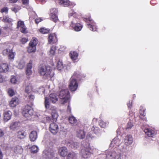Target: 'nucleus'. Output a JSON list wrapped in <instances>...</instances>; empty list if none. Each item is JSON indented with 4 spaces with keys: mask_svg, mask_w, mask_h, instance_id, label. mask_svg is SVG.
<instances>
[{
    "mask_svg": "<svg viewBox=\"0 0 159 159\" xmlns=\"http://www.w3.org/2000/svg\"><path fill=\"white\" fill-rule=\"evenodd\" d=\"M49 99H48V98L46 97L45 98V106L46 109H48L49 107V103L48 100L52 102V103L56 102L58 100V98L55 94H51L49 96Z\"/></svg>",
    "mask_w": 159,
    "mask_h": 159,
    "instance_id": "5",
    "label": "nucleus"
},
{
    "mask_svg": "<svg viewBox=\"0 0 159 159\" xmlns=\"http://www.w3.org/2000/svg\"><path fill=\"white\" fill-rule=\"evenodd\" d=\"M58 152L61 156L64 157L67 155L68 150L65 147H63L60 148L59 149Z\"/></svg>",
    "mask_w": 159,
    "mask_h": 159,
    "instance_id": "14",
    "label": "nucleus"
},
{
    "mask_svg": "<svg viewBox=\"0 0 159 159\" xmlns=\"http://www.w3.org/2000/svg\"><path fill=\"white\" fill-rule=\"evenodd\" d=\"M22 113L25 117L29 118L33 115V110L30 106L27 105L23 109Z\"/></svg>",
    "mask_w": 159,
    "mask_h": 159,
    "instance_id": "6",
    "label": "nucleus"
},
{
    "mask_svg": "<svg viewBox=\"0 0 159 159\" xmlns=\"http://www.w3.org/2000/svg\"><path fill=\"white\" fill-rule=\"evenodd\" d=\"M120 143V139L117 137H116L111 142L110 145L111 147H114L115 146H119Z\"/></svg>",
    "mask_w": 159,
    "mask_h": 159,
    "instance_id": "22",
    "label": "nucleus"
},
{
    "mask_svg": "<svg viewBox=\"0 0 159 159\" xmlns=\"http://www.w3.org/2000/svg\"><path fill=\"white\" fill-rule=\"evenodd\" d=\"M3 157L2 154V152L0 151V159H2Z\"/></svg>",
    "mask_w": 159,
    "mask_h": 159,
    "instance_id": "61",
    "label": "nucleus"
},
{
    "mask_svg": "<svg viewBox=\"0 0 159 159\" xmlns=\"http://www.w3.org/2000/svg\"><path fill=\"white\" fill-rule=\"evenodd\" d=\"M127 106L129 108H130L131 107V105L130 104V103H129L127 104Z\"/></svg>",
    "mask_w": 159,
    "mask_h": 159,
    "instance_id": "64",
    "label": "nucleus"
},
{
    "mask_svg": "<svg viewBox=\"0 0 159 159\" xmlns=\"http://www.w3.org/2000/svg\"><path fill=\"white\" fill-rule=\"evenodd\" d=\"M57 10L56 8H52L50 10V15L57 14Z\"/></svg>",
    "mask_w": 159,
    "mask_h": 159,
    "instance_id": "47",
    "label": "nucleus"
},
{
    "mask_svg": "<svg viewBox=\"0 0 159 159\" xmlns=\"http://www.w3.org/2000/svg\"><path fill=\"white\" fill-rule=\"evenodd\" d=\"M14 152L16 154H21L23 151V149L20 146H17L13 148Z\"/></svg>",
    "mask_w": 159,
    "mask_h": 159,
    "instance_id": "25",
    "label": "nucleus"
},
{
    "mask_svg": "<svg viewBox=\"0 0 159 159\" xmlns=\"http://www.w3.org/2000/svg\"><path fill=\"white\" fill-rule=\"evenodd\" d=\"M11 82L13 84H15L17 82V80L15 77L13 76L11 79Z\"/></svg>",
    "mask_w": 159,
    "mask_h": 159,
    "instance_id": "50",
    "label": "nucleus"
},
{
    "mask_svg": "<svg viewBox=\"0 0 159 159\" xmlns=\"http://www.w3.org/2000/svg\"><path fill=\"white\" fill-rule=\"evenodd\" d=\"M85 133L83 130L79 129L77 131V136L80 139H83L85 137Z\"/></svg>",
    "mask_w": 159,
    "mask_h": 159,
    "instance_id": "24",
    "label": "nucleus"
},
{
    "mask_svg": "<svg viewBox=\"0 0 159 159\" xmlns=\"http://www.w3.org/2000/svg\"><path fill=\"white\" fill-rule=\"evenodd\" d=\"M123 154L119 150L115 151H108L106 152L107 159H123Z\"/></svg>",
    "mask_w": 159,
    "mask_h": 159,
    "instance_id": "3",
    "label": "nucleus"
},
{
    "mask_svg": "<svg viewBox=\"0 0 159 159\" xmlns=\"http://www.w3.org/2000/svg\"><path fill=\"white\" fill-rule=\"evenodd\" d=\"M56 49V46H52L51 47L50 50V52L52 56L53 55L55 54Z\"/></svg>",
    "mask_w": 159,
    "mask_h": 159,
    "instance_id": "40",
    "label": "nucleus"
},
{
    "mask_svg": "<svg viewBox=\"0 0 159 159\" xmlns=\"http://www.w3.org/2000/svg\"><path fill=\"white\" fill-rule=\"evenodd\" d=\"M22 2L23 4L27 5L29 4V0H22Z\"/></svg>",
    "mask_w": 159,
    "mask_h": 159,
    "instance_id": "54",
    "label": "nucleus"
},
{
    "mask_svg": "<svg viewBox=\"0 0 159 159\" xmlns=\"http://www.w3.org/2000/svg\"><path fill=\"white\" fill-rule=\"evenodd\" d=\"M19 99L16 97H14L12 98L9 102V105L11 107H16L18 104Z\"/></svg>",
    "mask_w": 159,
    "mask_h": 159,
    "instance_id": "18",
    "label": "nucleus"
},
{
    "mask_svg": "<svg viewBox=\"0 0 159 159\" xmlns=\"http://www.w3.org/2000/svg\"><path fill=\"white\" fill-rule=\"evenodd\" d=\"M8 93L10 96L12 97L15 94V92L12 89H9L8 91Z\"/></svg>",
    "mask_w": 159,
    "mask_h": 159,
    "instance_id": "44",
    "label": "nucleus"
},
{
    "mask_svg": "<svg viewBox=\"0 0 159 159\" xmlns=\"http://www.w3.org/2000/svg\"><path fill=\"white\" fill-rule=\"evenodd\" d=\"M36 40L37 39H34L32 40L30 43L29 44L31 45L32 46V45L34 47H36L37 44V41Z\"/></svg>",
    "mask_w": 159,
    "mask_h": 159,
    "instance_id": "42",
    "label": "nucleus"
},
{
    "mask_svg": "<svg viewBox=\"0 0 159 159\" xmlns=\"http://www.w3.org/2000/svg\"><path fill=\"white\" fill-rule=\"evenodd\" d=\"M12 113L10 111H6L3 113L4 120L7 122L10 119Z\"/></svg>",
    "mask_w": 159,
    "mask_h": 159,
    "instance_id": "20",
    "label": "nucleus"
},
{
    "mask_svg": "<svg viewBox=\"0 0 159 159\" xmlns=\"http://www.w3.org/2000/svg\"><path fill=\"white\" fill-rule=\"evenodd\" d=\"M32 67V61H30L29 63L27 65L26 73L27 75L29 76L32 74L31 69Z\"/></svg>",
    "mask_w": 159,
    "mask_h": 159,
    "instance_id": "15",
    "label": "nucleus"
},
{
    "mask_svg": "<svg viewBox=\"0 0 159 159\" xmlns=\"http://www.w3.org/2000/svg\"><path fill=\"white\" fill-rule=\"evenodd\" d=\"M4 56L8 55L9 59H13L15 55V52H12V50L9 48H6L2 52Z\"/></svg>",
    "mask_w": 159,
    "mask_h": 159,
    "instance_id": "8",
    "label": "nucleus"
},
{
    "mask_svg": "<svg viewBox=\"0 0 159 159\" xmlns=\"http://www.w3.org/2000/svg\"><path fill=\"white\" fill-rule=\"evenodd\" d=\"M57 67L58 70H61L63 68V64L61 61H59L57 64Z\"/></svg>",
    "mask_w": 159,
    "mask_h": 159,
    "instance_id": "38",
    "label": "nucleus"
},
{
    "mask_svg": "<svg viewBox=\"0 0 159 159\" xmlns=\"http://www.w3.org/2000/svg\"><path fill=\"white\" fill-rule=\"evenodd\" d=\"M80 154L84 158L89 157L91 155L90 149L89 148H84L82 149L80 152Z\"/></svg>",
    "mask_w": 159,
    "mask_h": 159,
    "instance_id": "7",
    "label": "nucleus"
},
{
    "mask_svg": "<svg viewBox=\"0 0 159 159\" xmlns=\"http://www.w3.org/2000/svg\"><path fill=\"white\" fill-rule=\"evenodd\" d=\"M9 69V68L7 64L3 63L0 65V72H6Z\"/></svg>",
    "mask_w": 159,
    "mask_h": 159,
    "instance_id": "23",
    "label": "nucleus"
},
{
    "mask_svg": "<svg viewBox=\"0 0 159 159\" xmlns=\"http://www.w3.org/2000/svg\"><path fill=\"white\" fill-rule=\"evenodd\" d=\"M31 153H35L37 152L39 150V148L37 146L33 145L30 148Z\"/></svg>",
    "mask_w": 159,
    "mask_h": 159,
    "instance_id": "31",
    "label": "nucleus"
},
{
    "mask_svg": "<svg viewBox=\"0 0 159 159\" xmlns=\"http://www.w3.org/2000/svg\"><path fill=\"white\" fill-rule=\"evenodd\" d=\"M26 28L25 25L21 27L20 29V30L22 33H25L26 32Z\"/></svg>",
    "mask_w": 159,
    "mask_h": 159,
    "instance_id": "51",
    "label": "nucleus"
},
{
    "mask_svg": "<svg viewBox=\"0 0 159 159\" xmlns=\"http://www.w3.org/2000/svg\"><path fill=\"white\" fill-rule=\"evenodd\" d=\"M25 25L23 21H19L18 22L17 25V28H19V27H22Z\"/></svg>",
    "mask_w": 159,
    "mask_h": 159,
    "instance_id": "46",
    "label": "nucleus"
},
{
    "mask_svg": "<svg viewBox=\"0 0 159 159\" xmlns=\"http://www.w3.org/2000/svg\"><path fill=\"white\" fill-rule=\"evenodd\" d=\"M2 21L4 22H7L9 23H11L12 21V20L9 18L8 16H6L3 17Z\"/></svg>",
    "mask_w": 159,
    "mask_h": 159,
    "instance_id": "32",
    "label": "nucleus"
},
{
    "mask_svg": "<svg viewBox=\"0 0 159 159\" xmlns=\"http://www.w3.org/2000/svg\"><path fill=\"white\" fill-rule=\"evenodd\" d=\"M107 125V123H106L104 122L102 120H100V126L104 128Z\"/></svg>",
    "mask_w": 159,
    "mask_h": 159,
    "instance_id": "45",
    "label": "nucleus"
},
{
    "mask_svg": "<svg viewBox=\"0 0 159 159\" xmlns=\"http://www.w3.org/2000/svg\"><path fill=\"white\" fill-rule=\"evenodd\" d=\"M70 2L68 0H59V3L62 6L66 7L69 5Z\"/></svg>",
    "mask_w": 159,
    "mask_h": 159,
    "instance_id": "30",
    "label": "nucleus"
},
{
    "mask_svg": "<svg viewBox=\"0 0 159 159\" xmlns=\"http://www.w3.org/2000/svg\"><path fill=\"white\" fill-rule=\"evenodd\" d=\"M49 29H46L44 28H41L39 30L40 33L43 34H45L48 33L49 32Z\"/></svg>",
    "mask_w": 159,
    "mask_h": 159,
    "instance_id": "37",
    "label": "nucleus"
},
{
    "mask_svg": "<svg viewBox=\"0 0 159 159\" xmlns=\"http://www.w3.org/2000/svg\"><path fill=\"white\" fill-rule=\"evenodd\" d=\"M27 41H28L27 39L25 38H22V39H21V42L23 43H26L27 42Z\"/></svg>",
    "mask_w": 159,
    "mask_h": 159,
    "instance_id": "56",
    "label": "nucleus"
},
{
    "mask_svg": "<svg viewBox=\"0 0 159 159\" xmlns=\"http://www.w3.org/2000/svg\"><path fill=\"white\" fill-rule=\"evenodd\" d=\"M39 71L42 75L47 78H51L54 75L52 68L50 66H41L39 67Z\"/></svg>",
    "mask_w": 159,
    "mask_h": 159,
    "instance_id": "2",
    "label": "nucleus"
},
{
    "mask_svg": "<svg viewBox=\"0 0 159 159\" xmlns=\"http://www.w3.org/2000/svg\"><path fill=\"white\" fill-rule=\"evenodd\" d=\"M55 109H56L55 108ZM52 117L53 120L56 119L58 117V114L57 113V111L56 110L52 111L51 113Z\"/></svg>",
    "mask_w": 159,
    "mask_h": 159,
    "instance_id": "33",
    "label": "nucleus"
},
{
    "mask_svg": "<svg viewBox=\"0 0 159 159\" xmlns=\"http://www.w3.org/2000/svg\"><path fill=\"white\" fill-rule=\"evenodd\" d=\"M67 110H68L70 112L71 111V107L69 106V105H68V106L67 107Z\"/></svg>",
    "mask_w": 159,
    "mask_h": 159,
    "instance_id": "62",
    "label": "nucleus"
},
{
    "mask_svg": "<svg viewBox=\"0 0 159 159\" xmlns=\"http://www.w3.org/2000/svg\"><path fill=\"white\" fill-rule=\"evenodd\" d=\"M36 47L29 44L28 48V51L29 53L34 52L36 50Z\"/></svg>",
    "mask_w": 159,
    "mask_h": 159,
    "instance_id": "34",
    "label": "nucleus"
},
{
    "mask_svg": "<svg viewBox=\"0 0 159 159\" xmlns=\"http://www.w3.org/2000/svg\"><path fill=\"white\" fill-rule=\"evenodd\" d=\"M58 86L60 89H63L60 91L59 96L61 99V104H64L68 102L70 98L69 93L67 89H64L66 86L62 83H60L58 84Z\"/></svg>",
    "mask_w": 159,
    "mask_h": 159,
    "instance_id": "1",
    "label": "nucleus"
},
{
    "mask_svg": "<svg viewBox=\"0 0 159 159\" xmlns=\"http://www.w3.org/2000/svg\"><path fill=\"white\" fill-rule=\"evenodd\" d=\"M51 19L54 22H56L58 20L57 14H51L50 15Z\"/></svg>",
    "mask_w": 159,
    "mask_h": 159,
    "instance_id": "36",
    "label": "nucleus"
},
{
    "mask_svg": "<svg viewBox=\"0 0 159 159\" xmlns=\"http://www.w3.org/2000/svg\"><path fill=\"white\" fill-rule=\"evenodd\" d=\"M144 132L149 137L153 136L154 134V131L151 129H145L144 130Z\"/></svg>",
    "mask_w": 159,
    "mask_h": 159,
    "instance_id": "26",
    "label": "nucleus"
},
{
    "mask_svg": "<svg viewBox=\"0 0 159 159\" xmlns=\"http://www.w3.org/2000/svg\"><path fill=\"white\" fill-rule=\"evenodd\" d=\"M67 146L70 148L74 149H77L78 146V143L76 142H74L73 141H67L66 142Z\"/></svg>",
    "mask_w": 159,
    "mask_h": 159,
    "instance_id": "21",
    "label": "nucleus"
},
{
    "mask_svg": "<svg viewBox=\"0 0 159 159\" xmlns=\"http://www.w3.org/2000/svg\"><path fill=\"white\" fill-rule=\"evenodd\" d=\"M74 13L72 11V12H70L69 13V15L70 16H72L73 15Z\"/></svg>",
    "mask_w": 159,
    "mask_h": 159,
    "instance_id": "63",
    "label": "nucleus"
},
{
    "mask_svg": "<svg viewBox=\"0 0 159 159\" xmlns=\"http://www.w3.org/2000/svg\"><path fill=\"white\" fill-rule=\"evenodd\" d=\"M42 19L40 18H37L35 20V22L36 23L38 24L39 22L41 21Z\"/></svg>",
    "mask_w": 159,
    "mask_h": 159,
    "instance_id": "55",
    "label": "nucleus"
},
{
    "mask_svg": "<svg viewBox=\"0 0 159 159\" xmlns=\"http://www.w3.org/2000/svg\"><path fill=\"white\" fill-rule=\"evenodd\" d=\"M28 97L30 99V100L31 101H33L34 98V96L32 94L29 95Z\"/></svg>",
    "mask_w": 159,
    "mask_h": 159,
    "instance_id": "53",
    "label": "nucleus"
},
{
    "mask_svg": "<svg viewBox=\"0 0 159 159\" xmlns=\"http://www.w3.org/2000/svg\"><path fill=\"white\" fill-rule=\"evenodd\" d=\"M76 154L74 152H70L68 154L67 159H76Z\"/></svg>",
    "mask_w": 159,
    "mask_h": 159,
    "instance_id": "29",
    "label": "nucleus"
},
{
    "mask_svg": "<svg viewBox=\"0 0 159 159\" xmlns=\"http://www.w3.org/2000/svg\"><path fill=\"white\" fill-rule=\"evenodd\" d=\"M11 3H15L18 0H9Z\"/></svg>",
    "mask_w": 159,
    "mask_h": 159,
    "instance_id": "60",
    "label": "nucleus"
},
{
    "mask_svg": "<svg viewBox=\"0 0 159 159\" xmlns=\"http://www.w3.org/2000/svg\"><path fill=\"white\" fill-rule=\"evenodd\" d=\"M85 21L87 22H88V21H89L90 23H88L87 25H88V28L89 29L92 31H97V28L95 27V30H94L93 28L95 26H92V25L91 24L92 23V19H91L90 17H89L88 18H85Z\"/></svg>",
    "mask_w": 159,
    "mask_h": 159,
    "instance_id": "19",
    "label": "nucleus"
},
{
    "mask_svg": "<svg viewBox=\"0 0 159 159\" xmlns=\"http://www.w3.org/2000/svg\"><path fill=\"white\" fill-rule=\"evenodd\" d=\"M37 133L36 131H32L30 134L29 138L32 142L35 141L37 138Z\"/></svg>",
    "mask_w": 159,
    "mask_h": 159,
    "instance_id": "17",
    "label": "nucleus"
},
{
    "mask_svg": "<svg viewBox=\"0 0 159 159\" xmlns=\"http://www.w3.org/2000/svg\"><path fill=\"white\" fill-rule=\"evenodd\" d=\"M70 56L73 60H75L77 59L78 54L76 52L72 51L70 53Z\"/></svg>",
    "mask_w": 159,
    "mask_h": 159,
    "instance_id": "28",
    "label": "nucleus"
},
{
    "mask_svg": "<svg viewBox=\"0 0 159 159\" xmlns=\"http://www.w3.org/2000/svg\"><path fill=\"white\" fill-rule=\"evenodd\" d=\"M145 109L143 108L142 107H141L139 111V113L140 114L143 116H144L145 115Z\"/></svg>",
    "mask_w": 159,
    "mask_h": 159,
    "instance_id": "41",
    "label": "nucleus"
},
{
    "mask_svg": "<svg viewBox=\"0 0 159 159\" xmlns=\"http://www.w3.org/2000/svg\"><path fill=\"white\" fill-rule=\"evenodd\" d=\"M133 126V124L132 122L131 121H130L128 123L126 127V129H131Z\"/></svg>",
    "mask_w": 159,
    "mask_h": 159,
    "instance_id": "48",
    "label": "nucleus"
},
{
    "mask_svg": "<svg viewBox=\"0 0 159 159\" xmlns=\"http://www.w3.org/2000/svg\"><path fill=\"white\" fill-rule=\"evenodd\" d=\"M4 134V133L1 129H0V137L2 136Z\"/></svg>",
    "mask_w": 159,
    "mask_h": 159,
    "instance_id": "59",
    "label": "nucleus"
},
{
    "mask_svg": "<svg viewBox=\"0 0 159 159\" xmlns=\"http://www.w3.org/2000/svg\"><path fill=\"white\" fill-rule=\"evenodd\" d=\"M8 9L7 7H4L1 10V12L2 13H5L6 14L7 13Z\"/></svg>",
    "mask_w": 159,
    "mask_h": 159,
    "instance_id": "49",
    "label": "nucleus"
},
{
    "mask_svg": "<svg viewBox=\"0 0 159 159\" xmlns=\"http://www.w3.org/2000/svg\"><path fill=\"white\" fill-rule=\"evenodd\" d=\"M57 39L55 33L51 34L49 35L48 38V42L50 43H53L57 41Z\"/></svg>",
    "mask_w": 159,
    "mask_h": 159,
    "instance_id": "12",
    "label": "nucleus"
},
{
    "mask_svg": "<svg viewBox=\"0 0 159 159\" xmlns=\"http://www.w3.org/2000/svg\"><path fill=\"white\" fill-rule=\"evenodd\" d=\"M75 19L73 20L71 22V26L72 27L74 30L76 31H79L81 30L82 28V26L80 23H75Z\"/></svg>",
    "mask_w": 159,
    "mask_h": 159,
    "instance_id": "11",
    "label": "nucleus"
},
{
    "mask_svg": "<svg viewBox=\"0 0 159 159\" xmlns=\"http://www.w3.org/2000/svg\"><path fill=\"white\" fill-rule=\"evenodd\" d=\"M20 123L18 121L12 122L10 125V128L11 129L14 130L18 127Z\"/></svg>",
    "mask_w": 159,
    "mask_h": 159,
    "instance_id": "27",
    "label": "nucleus"
},
{
    "mask_svg": "<svg viewBox=\"0 0 159 159\" xmlns=\"http://www.w3.org/2000/svg\"><path fill=\"white\" fill-rule=\"evenodd\" d=\"M69 121L70 123L73 124L76 122V119L73 116H71L69 117Z\"/></svg>",
    "mask_w": 159,
    "mask_h": 159,
    "instance_id": "35",
    "label": "nucleus"
},
{
    "mask_svg": "<svg viewBox=\"0 0 159 159\" xmlns=\"http://www.w3.org/2000/svg\"><path fill=\"white\" fill-rule=\"evenodd\" d=\"M79 75L77 73L75 72L74 75L70 79V83L69 85V88L71 91L76 90L78 87V85L77 83L76 78L78 77Z\"/></svg>",
    "mask_w": 159,
    "mask_h": 159,
    "instance_id": "4",
    "label": "nucleus"
},
{
    "mask_svg": "<svg viewBox=\"0 0 159 159\" xmlns=\"http://www.w3.org/2000/svg\"><path fill=\"white\" fill-rule=\"evenodd\" d=\"M3 29L4 30H12V28L11 26H5L3 27Z\"/></svg>",
    "mask_w": 159,
    "mask_h": 159,
    "instance_id": "57",
    "label": "nucleus"
},
{
    "mask_svg": "<svg viewBox=\"0 0 159 159\" xmlns=\"http://www.w3.org/2000/svg\"><path fill=\"white\" fill-rule=\"evenodd\" d=\"M32 89L31 86L28 85L26 87L25 89V91L26 93L29 94L30 93Z\"/></svg>",
    "mask_w": 159,
    "mask_h": 159,
    "instance_id": "43",
    "label": "nucleus"
},
{
    "mask_svg": "<svg viewBox=\"0 0 159 159\" xmlns=\"http://www.w3.org/2000/svg\"><path fill=\"white\" fill-rule=\"evenodd\" d=\"M4 81V79L2 76L0 75V83Z\"/></svg>",
    "mask_w": 159,
    "mask_h": 159,
    "instance_id": "58",
    "label": "nucleus"
},
{
    "mask_svg": "<svg viewBox=\"0 0 159 159\" xmlns=\"http://www.w3.org/2000/svg\"><path fill=\"white\" fill-rule=\"evenodd\" d=\"M25 65V63L23 61H20L17 67L20 69H22L24 66Z\"/></svg>",
    "mask_w": 159,
    "mask_h": 159,
    "instance_id": "39",
    "label": "nucleus"
},
{
    "mask_svg": "<svg viewBox=\"0 0 159 159\" xmlns=\"http://www.w3.org/2000/svg\"><path fill=\"white\" fill-rule=\"evenodd\" d=\"M49 130L53 134H56L59 131V127L58 125L55 123H51L49 125Z\"/></svg>",
    "mask_w": 159,
    "mask_h": 159,
    "instance_id": "9",
    "label": "nucleus"
},
{
    "mask_svg": "<svg viewBox=\"0 0 159 159\" xmlns=\"http://www.w3.org/2000/svg\"><path fill=\"white\" fill-rule=\"evenodd\" d=\"M125 144L127 146L131 144L133 142V138L131 135H127L125 138Z\"/></svg>",
    "mask_w": 159,
    "mask_h": 159,
    "instance_id": "13",
    "label": "nucleus"
},
{
    "mask_svg": "<svg viewBox=\"0 0 159 159\" xmlns=\"http://www.w3.org/2000/svg\"><path fill=\"white\" fill-rule=\"evenodd\" d=\"M43 156L46 158L50 159L54 156V153L52 150L51 149L45 150L43 151Z\"/></svg>",
    "mask_w": 159,
    "mask_h": 159,
    "instance_id": "10",
    "label": "nucleus"
},
{
    "mask_svg": "<svg viewBox=\"0 0 159 159\" xmlns=\"http://www.w3.org/2000/svg\"><path fill=\"white\" fill-rule=\"evenodd\" d=\"M20 7H19L18 8H17L16 7L11 8V10L15 12H17L18 11V10H20Z\"/></svg>",
    "mask_w": 159,
    "mask_h": 159,
    "instance_id": "52",
    "label": "nucleus"
},
{
    "mask_svg": "<svg viewBox=\"0 0 159 159\" xmlns=\"http://www.w3.org/2000/svg\"><path fill=\"white\" fill-rule=\"evenodd\" d=\"M26 135V133L23 130L19 131L16 134V136L17 138L20 139H24Z\"/></svg>",
    "mask_w": 159,
    "mask_h": 159,
    "instance_id": "16",
    "label": "nucleus"
}]
</instances>
